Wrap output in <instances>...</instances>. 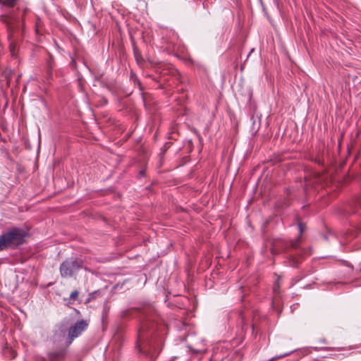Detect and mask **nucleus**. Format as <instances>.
Segmentation results:
<instances>
[{
	"mask_svg": "<svg viewBox=\"0 0 361 361\" xmlns=\"http://www.w3.org/2000/svg\"><path fill=\"white\" fill-rule=\"evenodd\" d=\"M27 233L22 228L13 227L0 235V251L8 247L16 248L25 242Z\"/></svg>",
	"mask_w": 361,
	"mask_h": 361,
	"instance_id": "1",
	"label": "nucleus"
},
{
	"mask_svg": "<svg viewBox=\"0 0 361 361\" xmlns=\"http://www.w3.org/2000/svg\"><path fill=\"white\" fill-rule=\"evenodd\" d=\"M83 267V261L77 257H70L65 259L59 267L60 274L63 278L73 276Z\"/></svg>",
	"mask_w": 361,
	"mask_h": 361,
	"instance_id": "2",
	"label": "nucleus"
},
{
	"mask_svg": "<svg viewBox=\"0 0 361 361\" xmlns=\"http://www.w3.org/2000/svg\"><path fill=\"white\" fill-rule=\"evenodd\" d=\"M89 325L87 320L81 319L76 322L68 329V336L71 341L75 338L78 337L84 331H85Z\"/></svg>",
	"mask_w": 361,
	"mask_h": 361,
	"instance_id": "3",
	"label": "nucleus"
},
{
	"mask_svg": "<svg viewBox=\"0 0 361 361\" xmlns=\"http://www.w3.org/2000/svg\"><path fill=\"white\" fill-rule=\"evenodd\" d=\"M0 20L6 24L11 35L16 27V24L18 23V18L12 13H4L1 15Z\"/></svg>",
	"mask_w": 361,
	"mask_h": 361,
	"instance_id": "4",
	"label": "nucleus"
},
{
	"mask_svg": "<svg viewBox=\"0 0 361 361\" xmlns=\"http://www.w3.org/2000/svg\"><path fill=\"white\" fill-rule=\"evenodd\" d=\"M54 67V61L51 57L47 61V80H51L53 78L52 70Z\"/></svg>",
	"mask_w": 361,
	"mask_h": 361,
	"instance_id": "5",
	"label": "nucleus"
},
{
	"mask_svg": "<svg viewBox=\"0 0 361 361\" xmlns=\"http://www.w3.org/2000/svg\"><path fill=\"white\" fill-rule=\"evenodd\" d=\"M298 228L300 230V235L298 236V238L297 239H295L294 241L291 242V247L293 248H295L298 246L300 236L302 235V234L305 230V228L302 223L298 224Z\"/></svg>",
	"mask_w": 361,
	"mask_h": 361,
	"instance_id": "6",
	"label": "nucleus"
},
{
	"mask_svg": "<svg viewBox=\"0 0 361 361\" xmlns=\"http://www.w3.org/2000/svg\"><path fill=\"white\" fill-rule=\"evenodd\" d=\"M48 357L50 360L56 361L63 357V352H51L48 353Z\"/></svg>",
	"mask_w": 361,
	"mask_h": 361,
	"instance_id": "7",
	"label": "nucleus"
},
{
	"mask_svg": "<svg viewBox=\"0 0 361 361\" xmlns=\"http://www.w3.org/2000/svg\"><path fill=\"white\" fill-rule=\"evenodd\" d=\"M18 0H0L2 8H13Z\"/></svg>",
	"mask_w": 361,
	"mask_h": 361,
	"instance_id": "8",
	"label": "nucleus"
},
{
	"mask_svg": "<svg viewBox=\"0 0 361 361\" xmlns=\"http://www.w3.org/2000/svg\"><path fill=\"white\" fill-rule=\"evenodd\" d=\"M145 328H146V324H142L140 330L139 331V333H138V341H141L145 338L144 331L145 330Z\"/></svg>",
	"mask_w": 361,
	"mask_h": 361,
	"instance_id": "9",
	"label": "nucleus"
},
{
	"mask_svg": "<svg viewBox=\"0 0 361 361\" xmlns=\"http://www.w3.org/2000/svg\"><path fill=\"white\" fill-rule=\"evenodd\" d=\"M79 295V292L77 290H75L72 291V293L70 295V300H75Z\"/></svg>",
	"mask_w": 361,
	"mask_h": 361,
	"instance_id": "10",
	"label": "nucleus"
},
{
	"mask_svg": "<svg viewBox=\"0 0 361 361\" xmlns=\"http://www.w3.org/2000/svg\"><path fill=\"white\" fill-rule=\"evenodd\" d=\"M298 264V260L295 259V258H293V263L292 266L295 267Z\"/></svg>",
	"mask_w": 361,
	"mask_h": 361,
	"instance_id": "11",
	"label": "nucleus"
},
{
	"mask_svg": "<svg viewBox=\"0 0 361 361\" xmlns=\"http://www.w3.org/2000/svg\"><path fill=\"white\" fill-rule=\"evenodd\" d=\"M10 48H11V51L13 54L14 47H13V44H10Z\"/></svg>",
	"mask_w": 361,
	"mask_h": 361,
	"instance_id": "12",
	"label": "nucleus"
},
{
	"mask_svg": "<svg viewBox=\"0 0 361 361\" xmlns=\"http://www.w3.org/2000/svg\"><path fill=\"white\" fill-rule=\"evenodd\" d=\"M357 204L359 206L361 207V199L360 200H358Z\"/></svg>",
	"mask_w": 361,
	"mask_h": 361,
	"instance_id": "13",
	"label": "nucleus"
},
{
	"mask_svg": "<svg viewBox=\"0 0 361 361\" xmlns=\"http://www.w3.org/2000/svg\"><path fill=\"white\" fill-rule=\"evenodd\" d=\"M360 229H361V228H360Z\"/></svg>",
	"mask_w": 361,
	"mask_h": 361,
	"instance_id": "14",
	"label": "nucleus"
}]
</instances>
